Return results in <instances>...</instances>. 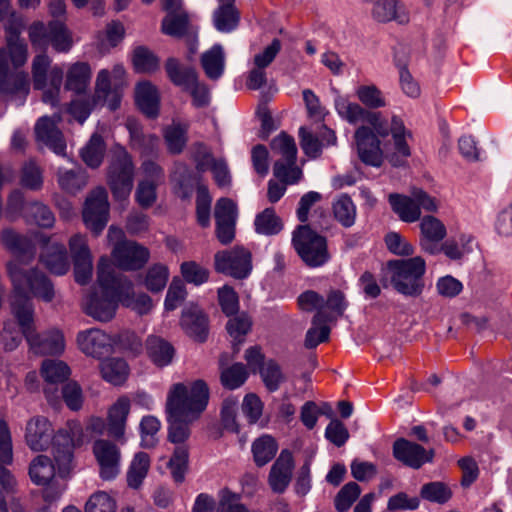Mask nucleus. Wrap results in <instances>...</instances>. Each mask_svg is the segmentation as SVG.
I'll return each instance as SVG.
<instances>
[{
	"label": "nucleus",
	"instance_id": "2",
	"mask_svg": "<svg viewBox=\"0 0 512 512\" xmlns=\"http://www.w3.org/2000/svg\"><path fill=\"white\" fill-rule=\"evenodd\" d=\"M25 441L33 451H44L52 442L58 474L65 477L74 469V450L87 443L89 438L78 421H68L54 434L53 426L46 417L35 416L26 424Z\"/></svg>",
	"mask_w": 512,
	"mask_h": 512
},
{
	"label": "nucleus",
	"instance_id": "44",
	"mask_svg": "<svg viewBox=\"0 0 512 512\" xmlns=\"http://www.w3.org/2000/svg\"><path fill=\"white\" fill-rule=\"evenodd\" d=\"M105 149L103 138L95 133L81 151L82 160L87 166L97 168L103 161Z\"/></svg>",
	"mask_w": 512,
	"mask_h": 512
},
{
	"label": "nucleus",
	"instance_id": "45",
	"mask_svg": "<svg viewBox=\"0 0 512 512\" xmlns=\"http://www.w3.org/2000/svg\"><path fill=\"white\" fill-rule=\"evenodd\" d=\"M150 467V458L144 452L137 453L128 470L127 482L132 488H138L146 477Z\"/></svg>",
	"mask_w": 512,
	"mask_h": 512
},
{
	"label": "nucleus",
	"instance_id": "34",
	"mask_svg": "<svg viewBox=\"0 0 512 512\" xmlns=\"http://www.w3.org/2000/svg\"><path fill=\"white\" fill-rule=\"evenodd\" d=\"M126 128L129 131L132 148L141 150L142 153H151L157 147L159 138L155 135L143 134L141 125L136 119L128 118Z\"/></svg>",
	"mask_w": 512,
	"mask_h": 512
},
{
	"label": "nucleus",
	"instance_id": "54",
	"mask_svg": "<svg viewBox=\"0 0 512 512\" xmlns=\"http://www.w3.org/2000/svg\"><path fill=\"white\" fill-rule=\"evenodd\" d=\"M58 183L64 191L74 194L86 185L87 177L85 173L80 170H59Z\"/></svg>",
	"mask_w": 512,
	"mask_h": 512
},
{
	"label": "nucleus",
	"instance_id": "37",
	"mask_svg": "<svg viewBox=\"0 0 512 512\" xmlns=\"http://www.w3.org/2000/svg\"><path fill=\"white\" fill-rule=\"evenodd\" d=\"M147 353L154 364L159 367L171 363L174 356L173 346L162 338L152 336L147 339Z\"/></svg>",
	"mask_w": 512,
	"mask_h": 512
},
{
	"label": "nucleus",
	"instance_id": "11",
	"mask_svg": "<svg viewBox=\"0 0 512 512\" xmlns=\"http://www.w3.org/2000/svg\"><path fill=\"white\" fill-rule=\"evenodd\" d=\"M271 149L276 159L273 167L274 176L285 183H297L302 171L296 165L297 147L294 138L281 133L271 141Z\"/></svg>",
	"mask_w": 512,
	"mask_h": 512
},
{
	"label": "nucleus",
	"instance_id": "4",
	"mask_svg": "<svg viewBox=\"0 0 512 512\" xmlns=\"http://www.w3.org/2000/svg\"><path fill=\"white\" fill-rule=\"evenodd\" d=\"M0 240L16 256V259L7 263V272L14 288L13 298L31 294L50 302L54 297V289L49 279L37 270L26 271L21 260V257L33 258L30 241L12 229H4Z\"/></svg>",
	"mask_w": 512,
	"mask_h": 512
},
{
	"label": "nucleus",
	"instance_id": "48",
	"mask_svg": "<svg viewBox=\"0 0 512 512\" xmlns=\"http://www.w3.org/2000/svg\"><path fill=\"white\" fill-rule=\"evenodd\" d=\"M298 305L303 311L317 310L313 319V324H322L324 316V298L315 291L308 290L300 294L298 297Z\"/></svg>",
	"mask_w": 512,
	"mask_h": 512
},
{
	"label": "nucleus",
	"instance_id": "51",
	"mask_svg": "<svg viewBox=\"0 0 512 512\" xmlns=\"http://www.w3.org/2000/svg\"><path fill=\"white\" fill-rule=\"evenodd\" d=\"M347 307L344 294L339 290H332L327 300H324V316L322 323L332 321L334 318L341 316Z\"/></svg>",
	"mask_w": 512,
	"mask_h": 512
},
{
	"label": "nucleus",
	"instance_id": "7",
	"mask_svg": "<svg viewBox=\"0 0 512 512\" xmlns=\"http://www.w3.org/2000/svg\"><path fill=\"white\" fill-rule=\"evenodd\" d=\"M97 284L101 293H91L83 301L84 312L97 321H110L120 302L121 274L117 273L110 259L100 258L97 266Z\"/></svg>",
	"mask_w": 512,
	"mask_h": 512
},
{
	"label": "nucleus",
	"instance_id": "60",
	"mask_svg": "<svg viewBox=\"0 0 512 512\" xmlns=\"http://www.w3.org/2000/svg\"><path fill=\"white\" fill-rule=\"evenodd\" d=\"M188 463V450L184 445L176 447L173 456L170 459L169 467L172 476L176 482L184 480L185 471Z\"/></svg>",
	"mask_w": 512,
	"mask_h": 512
},
{
	"label": "nucleus",
	"instance_id": "61",
	"mask_svg": "<svg viewBox=\"0 0 512 512\" xmlns=\"http://www.w3.org/2000/svg\"><path fill=\"white\" fill-rule=\"evenodd\" d=\"M86 512H116L115 501L104 491H98L90 496L85 505Z\"/></svg>",
	"mask_w": 512,
	"mask_h": 512
},
{
	"label": "nucleus",
	"instance_id": "47",
	"mask_svg": "<svg viewBox=\"0 0 512 512\" xmlns=\"http://www.w3.org/2000/svg\"><path fill=\"white\" fill-rule=\"evenodd\" d=\"M333 214L343 226H352L356 218V207L351 198L341 195L333 204Z\"/></svg>",
	"mask_w": 512,
	"mask_h": 512
},
{
	"label": "nucleus",
	"instance_id": "63",
	"mask_svg": "<svg viewBox=\"0 0 512 512\" xmlns=\"http://www.w3.org/2000/svg\"><path fill=\"white\" fill-rule=\"evenodd\" d=\"M133 64L139 72H153L158 68L159 61L149 50L139 47L134 51Z\"/></svg>",
	"mask_w": 512,
	"mask_h": 512
},
{
	"label": "nucleus",
	"instance_id": "53",
	"mask_svg": "<svg viewBox=\"0 0 512 512\" xmlns=\"http://www.w3.org/2000/svg\"><path fill=\"white\" fill-rule=\"evenodd\" d=\"M420 495L430 502L444 504L452 497V491L445 483L430 482L422 486Z\"/></svg>",
	"mask_w": 512,
	"mask_h": 512
},
{
	"label": "nucleus",
	"instance_id": "15",
	"mask_svg": "<svg viewBox=\"0 0 512 512\" xmlns=\"http://www.w3.org/2000/svg\"><path fill=\"white\" fill-rule=\"evenodd\" d=\"M214 261L216 271L238 279L247 277L252 268L251 253L240 246L217 252Z\"/></svg>",
	"mask_w": 512,
	"mask_h": 512
},
{
	"label": "nucleus",
	"instance_id": "27",
	"mask_svg": "<svg viewBox=\"0 0 512 512\" xmlns=\"http://www.w3.org/2000/svg\"><path fill=\"white\" fill-rule=\"evenodd\" d=\"M129 412L130 400L126 396L119 397L109 408L107 414L108 433L115 440H121L123 438Z\"/></svg>",
	"mask_w": 512,
	"mask_h": 512
},
{
	"label": "nucleus",
	"instance_id": "29",
	"mask_svg": "<svg viewBox=\"0 0 512 512\" xmlns=\"http://www.w3.org/2000/svg\"><path fill=\"white\" fill-rule=\"evenodd\" d=\"M372 16L378 22L396 21L399 24L409 22V13L398 0H379L372 9Z\"/></svg>",
	"mask_w": 512,
	"mask_h": 512
},
{
	"label": "nucleus",
	"instance_id": "16",
	"mask_svg": "<svg viewBox=\"0 0 512 512\" xmlns=\"http://www.w3.org/2000/svg\"><path fill=\"white\" fill-rule=\"evenodd\" d=\"M109 219L108 194L105 188L97 187L88 195L84 209L83 220L88 229L99 234Z\"/></svg>",
	"mask_w": 512,
	"mask_h": 512
},
{
	"label": "nucleus",
	"instance_id": "33",
	"mask_svg": "<svg viewBox=\"0 0 512 512\" xmlns=\"http://www.w3.org/2000/svg\"><path fill=\"white\" fill-rule=\"evenodd\" d=\"M196 169L199 172L210 169L219 187H226L231 182V176L226 161L222 158L216 159L209 153L205 154L202 159L197 161Z\"/></svg>",
	"mask_w": 512,
	"mask_h": 512
},
{
	"label": "nucleus",
	"instance_id": "20",
	"mask_svg": "<svg viewBox=\"0 0 512 512\" xmlns=\"http://www.w3.org/2000/svg\"><path fill=\"white\" fill-rule=\"evenodd\" d=\"M70 252L74 262V275L77 283L87 284L93 271L92 256L84 236L76 234L69 241Z\"/></svg>",
	"mask_w": 512,
	"mask_h": 512
},
{
	"label": "nucleus",
	"instance_id": "52",
	"mask_svg": "<svg viewBox=\"0 0 512 512\" xmlns=\"http://www.w3.org/2000/svg\"><path fill=\"white\" fill-rule=\"evenodd\" d=\"M260 376L266 388L273 392L278 390L285 377L281 367L274 360H268L260 368Z\"/></svg>",
	"mask_w": 512,
	"mask_h": 512
},
{
	"label": "nucleus",
	"instance_id": "1",
	"mask_svg": "<svg viewBox=\"0 0 512 512\" xmlns=\"http://www.w3.org/2000/svg\"><path fill=\"white\" fill-rule=\"evenodd\" d=\"M334 104L344 120L351 124H367L359 126L354 134L357 154L364 164L373 167L383 164L385 155L379 137L385 138L388 135L392 138L393 154L390 162L393 165L400 164V157L406 159L411 155L409 142L413 135L400 116L393 114L388 121L381 112L368 110L344 96L336 97Z\"/></svg>",
	"mask_w": 512,
	"mask_h": 512
},
{
	"label": "nucleus",
	"instance_id": "41",
	"mask_svg": "<svg viewBox=\"0 0 512 512\" xmlns=\"http://www.w3.org/2000/svg\"><path fill=\"white\" fill-rule=\"evenodd\" d=\"M278 450L275 439L270 435H262L252 444V454L257 466L262 467L270 462Z\"/></svg>",
	"mask_w": 512,
	"mask_h": 512
},
{
	"label": "nucleus",
	"instance_id": "24",
	"mask_svg": "<svg viewBox=\"0 0 512 512\" xmlns=\"http://www.w3.org/2000/svg\"><path fill=\"white\" fill-rule=\"evenodd\" d=\"M43 249L40 261L53 274L63 275L69 269V261L66 248L63 244L52 241L51 239H42Z\"/></svg>",
	"mask_w": 512,
	"mask_h": 512
},
{
	"label": "nucleus",
	"instance_id": "8",
	"mask_svg": "<svg viewBox=\"0 0 512 512\" xmlns=\"http://www.w3.org/2000/svg\"><path fill=\"white\" fill-rule=\"evenodd\" d=\"M387 267L391 283L397 292L406 296L421 294L424 287L422 276L426 268L421 257L389 261Z\"/></svg>",
	"mask_w": 512,
	"mask_h": 512
},
{
	"label": "nucleus",
	"instance_id": "25",
	"mask_svg": "<svg viewBox=\"0 0 512 512\" xmlns=\"http://www.w3.org/2000/svg\"><path fill=\"white\" fill-rule=\"evenodd\" d=\"M35 134L37 140L49 147L54 153L64 155L66 143L54 119L47 116L41 117L35 125Z\"/></svg>",
	"mask_w": 512,
	"mask_h": 512
},
{
	"label": "nucleus",
	"instance_id": "49",
	"mask_svg": "<svg viewBox=\"0 0 512 512\" xmlns=\"http://www.w3.org/2000/svg\"><path fill=\"white\" fill-rule=\"evenodd\" d=\"M24 217L27 222L37 224L41 227H51L54 223V216L50 209L37 202L26 205Z\"/></svg>",
	"mask_w": 512,
	"mask_h": 512
},
{
	"label": "nucleus",
	"instance_id": "13",
	"mask_svg": "<svg viewBox=\"0 0 512 512\" xmlns=\"http://www.w3.org/2000/svg\"><path fill=\"white\" fill-rule=\"evenodd\" d=\"M51 60L46 51L36 55L32 62L33 85L37 90H44L43 101L55 106L59 103L60 88L63 80V70L59 66H54L49 71L50 85L47 87V72Z\"/></svg>",
	"mask_w": 512,
	"mask_h": 512
},
{
	"label": "nucleus",
	"instance_id": "42",
	"mask_svg": "<svg viewBox=\"0 0 512 512\" xmlns=\"http://www.w3.org/2000/svg\"><path fill=\"white\" fill-rule=\"evenodd\" d=\"M30 82L28 74L24 72L10 73L0 78V92L6 95L21 94L26 96L29 92Z\"/></svg>",
	"mask_w": 512,
	"mask_h": 512
},
{
	"label": "nucleus",
	"instance_id": "59",
	"mask_svg": "<svg viewBox=\"0 0 512 512\" xmlns=\"http://www.w3.org/2000/svg\"><path fill=\"white\" fill-rule=\"evenodd\" d=\"M43 183L42 170L32 160L26 162L22 168L21 184L22 186L37 190L40 189Z\"/></svg>",
	"mask_w": 512,
	"mask_h": 512
},
{
	"label": "nucleus",
	"instance_id": "9",
	"mask_svg": "<svg viewBox=\"0 0 512 512\" xmlns=\"http://www.w3.org/2000/svg\"><path fill=\"white\" fill-rule=\"evenodd\" d=\"M29 41L35 50L46 51L51 44L57 52H68L72 45V34L64 21L52 20L46 27L41 21H35L28 27Z\"/></svg>",
	"mask_w": 512,
	"mask_h": 512
},
{
	"label": "nucleus",
	"instance_id": "5",
	"mask_svg": "<svg viewBox=\"0 0 512 512\" xmlns=\"http://www.w3.org/2000/svg\"><path fill=\"white\" fill-rule=\"evenodd\" d=\"M209 399V390L202 380L193 382L189 387L183 383L174 384L167 396L169 434L172 443L182 444L189 437L188 424L197 419L205 410Z\"/></svg>",
	"mask_w": 512,
	"mask_h": 512
},
{
	"label": "nucleus",
	"instance_id": "62",
	"mask_svg": "<svg viewBox=\"0 0 512 512\" xmlns=\"http://www.w3.org/2000/svg\"><path fill=\"white\" fill-rule=\"evenodd\" d=\"M168 277L169 271L166 266L154 265L147 272L145 285L152 292L160 291L166 286Z\"/></svg>",
	"mask_w": 512,
	"mask_h": 512
},
{
	"label": "nucleus",
	"instance_id": "28",
	"mask_svg": "<svg viewBox=\"0 0 512 512\" xmlns=\"http://www.w3.org/2000/svg\"><path fill=\"white\" fill-rule=\"evenodd\" d=\"M91 67L86 62L71 64L65 74V89L77 95L85 94L91 82Z\"/></svg>",
	"mask_w": 512,
	"mask_h": 512
},
{
	"label": "nucleus",
	"instance_id": "26",
	"mask_svg": "<svg viewBox=\"0 0 512 512\" xmlns=\"http://www.w3.org/2000/svg\"><path fill=\"white\" fill-rule=\"evenodd\" d=\"M183 330L199 342L206 340L208 335V320L206 315L196 305L184 309L180 321Z\"/></svg>",
	"mask_w": 512,
	"mask_h": 512
},
{
	"label": "nucleus",
	"instance_id": "57",
	"mask_svg": "<svg viewBox=\"0 0 512 512\" xmlns=\"http://www.w3.org/2000/svg\"><path fill=\"white\" fill-rule=\"evenodd\" d=\"M360 487L355 482L345 484L335 498V507L338 512H347L353 502L360 495Z\"/></svg>",
	"mask_w": 512,
	"mask_h": 512
},
{
	"label": "nucleus",
	"instance_id": "32",
	"mask_svg": "<svg viewBox=\"0 0 512 512\" xmlns=\"http://www.w3.org/2000/svg\"><path fill=\"white\" fill-rule=\"evenodd\" d=\"M121 295L120 303L131 308L138 314H147L152 309V300L146 294L134 295L132 283L123 275H121V284H119Z\"/></svg>",
	"mask_w": 512,
	"mask_h": 512
},
{
	"label": "nucleus",
	"instance_id": "56",
	"mask_svg": "<svg viewBox=\"0 0 512 512\" xmlns=\"http://www.w3.org/2000/svg\"><path fill=\"white\" fill-rule=\"evenodd\" d=\"M248 373L241 363H236L221 372V382L223 386L229 389L240 387L247 379Z\"/></svg>",
	"mask_w": 512,
	"mask_h": 512
},
{
	"label": "nucleus",
	"instance_id": "36",
	"mask_svg": "<svg viewBox=\"0 0 512 512\" xmlns=\"http://www.w3.org/2000/svg\"><path fill=\"white\" fill-rule=\"evenodd\" d=\"M389 203L393 211L405 222H415L420 217L419 205L413 196L411 198L399 194H390Z\"/></svg>",
	"mask_w": 512,
	"mask_h": 512
},
{
	"label": "nucleus",
	"instance_id": "46",
	"mask_svg": "<svg viewBox=\"0 0 512 512\" xmlns=\"http://www.w3.org/2000/svg\"><path fill=\"white\" fill-rule=\"evenodd\" d=\"M189 18L186 11L177 13H167L161 25L164 34L180 38L185 35L188 30Z\"/></svg>",
	"mask_w": 512,
	"mask_h": 512
},
{
	"label": "nucleus",
	"instance_id": "58",
	"mask_svg": "<svg viewBox=\"0 0 512 512\" xmlns=\"http://www.w3.org/2000/svg\"><path fill=\"white\" fill-rule=\"evenodd\" d=\"M300 146L310 158H318L322 153L324 143L305 127L299 129Z\"/></svg>",
	"mask_w": 512,
	"mask_h": 512
},
{
	"label": "nucleus",
	"instance_id": "10",
	"mask_svg": "<svg viewBox=\"0 0 512 512\" xmlns=\"http://www.w3.org/2000/svg\"><path fill=\"white\" fill-rule=\"evenodd\" d=\"M135 166L132 156L124 147H117L113 151L109 164L107 183L115 200H126L133 187Z\"/></svg>",
	"mask_w": 512,
	"mask_h": 512
},
{
	"label": "nucleus",
	"instance_id": "18",
	"mask_svg": "<svg viewBox=\"0 0 512 512\" xmlns=\"http://www.w3.org/2000/svg\"><path fill=\"white\" fill-rule=\"evenodd\" d=\"M77 343L84 354L99 359L113 351L116 341L101 329L92 328L79 332Z\"/></svg>",
	"mask_w": 512,
	"mask_h": 512
},
{
	"label": "nucleus",
	"instance_id": "22",
	"mask_svg": "<svg viewBox=\"0 0 512 512\" xmlns=\"http://www.w3.org/2000/svg\"><path fill=\"white\" fill-rule=\"evenodd\" d=\"M393 456L404 465L419 469L425 463L432 461L434 451H428L415 442L400 438L393 444Z\"/></svg>",
	"mask_w": 512,
	"mask_h": 512
},
{
	"label": "nucleus",
	"instance_id": "50",
	"mask_svg": "<svg viewBox=\"0 0 512 512\" xmlns=\"http://www.w3.org/2000/svg\"><path fill=\"white\" fill-rule=\"evenodd\" d=\"M355 94L358 100L370 109L382 108L386 105L383 93L375 85H360Z\"/></svg>",
	"mask_w": 512,
	"mask_h": 512
},
{
	"label": "nucleus",
	"instance_id": "23",
	"mask_svg": "<svg viewBox=\"0 0 512 512\" xmlns=\"http://www.w3.org/2000/svg\"><path fill=\"white\" fill-rule=\"evenodd\" d=\"M294 469L293 455L289 450H282L271 467L268 483L276 493H283L290 484Z\"/></svg>",
	"mask_w": 512,
	"mask_h": 512
},
{
	"label": "nucleus",
	"instance_id": "12",
	"mask_svg": "<svg viewBox=\"0 0 512 512\" xmlns=\"http://www.w3.org/2000/svg\"><path fill=\"white\" fill-rule=\"evenodd\" d=\"M71 472L60 477L58 474V465L53 464L51 459L46 455L37 456L30 464L29 475L33 483L46 486L43 491V499L47 503H51L60 498L66 489V480Z\"/></svg>",
	"mask_w": 512,
	"mask_h": 512
},
{
	"label": "nucleus",
	"instance_id": "14",
	"mask_svg": "<svg viewBox=\"0 0 512 512\" xmlns=\"http://www.w3.org/2000/svg\"><path fill=\"white\" fill-rule=\"evenodd\" d=\"M292 244L301 259L311 267L327 262L329 254L326 239L308 225H300L293 232Z\"/></svg>",
	"mask_w": 512,
	"mask_h": 512
},
{
	"label": "nucleus",
	"instance_id": "31",
	"mask_svg": "<svg viewBox=\"0 0 512 512\" xmlns=\"http://www.w3.org/2000/svg\"><path fill=\"white\" fill-rule=\"evenodd\" d=\"M135 101L139 109L149 118L159 113L160 96L157 88L148 81L139 82L135 88Z\"/></svg>",
	"mask_w": 512,
	"mask_h": 512
},
{
	"label": "nucleus",
	"instance_id": "30",
	"mask_svg": "<svg viewBox=\"0 0 512 512\" xmlns=\"http://www.w3.org/2000/svg\"><path fill=\"white\" fill-rule=\"evenodd\" d=\"M420 244L423 250L434 254L438 251L437 243L446 236L444 224L433 216L424 217L420 223Z\"/></svg>",
	"mask_w": 512,
	"mask_h": 512
},
{
	"label": "nucleus",
	"instance_id": "38",
	"mask_svg": "<svg viewBox=\"0 0 512 512\" xmlns=\"http://www.w3.org/2000/svg\"><path fill=\"white\" fill-rule=\"evenodd\" d=\"M100 372L105 381L113 385H121L129 375V367L123 359L110 358L100 364Z\"/></svg>",
	"mask_w": 512,
	"mask_h": 512
},
{
	"label": "nucleus",
	"instance_id": "6",
	"mask_svg": "<svg viewBox=\"0 0 512 512\" xmlns=\"http://www.w3.org/2000/svg\"><path fill=\"white\" fill-rule=\"evenodd\" d=\"M124 81L125 70L121 65H115L111 71L100 70L96 77L93 94L86 98L73 100L68 108L69 113L80 124H83L90 113L98 107L107 105L112 111L118 109Z\"/></svg>",
	"mask_w": 512,
	"mask_h": 512
},
{
	"label": "nucleus",
	"instance_id": "39",
	"mask_svg": "<svg viewBox=\"0 0 512 512\" xmlns=\"http://www.w3.org/2000/svg\"><path fill=\"white\" fill-rule=\"evenodd\" d=\"M201 64L208 78L216 80L223 74L225 57L221 45H214L201 58Z\"/></svg>",
	"mask_w": 512,
	"mask_h": 512
},
{
	"label": "nucleus",
	"instance_id": "35",
	"mask_svg": "<svg viewBox=\"0 0 512 512\" xmlns=\"http://www.w3.org/2000/svg\"><path fill=\"white\" fill-rule=\"evenodd\" d=\"M165 69L171 82L181 87L183 90L190 89L192 84L197 80V74L193 68L185 67L175 58H169L166 62Z\"/></svg>",
	"mask_w": 512,
	"mask_h": 512
},
{
	"label": "nucleus",
	"instance_id": "40",
	"mask_svg": "<svg viewBox=\"0 0 512 512\" xmlns=\"http://www.w3.org/2000/svg\"><path fill=\"white\" fill-rule=\"evenodd\" d=\"M188 123L173 122L164 130L163 136L168 150L173 154H179L183 151L187 143Z\"/></svg>",
	"mask_w": 512,
	"mask_h": 512
},
{
	"label": "nucleus",
	"instance_id": "21",
	"mask_svg": "<svg viewBox=\"0 0 512 512\" xmlns=\"http://www.w3.org/2000/svg\"><path fill=\"white\" fill-rule=\"evenodd\" d=\"M71 374L69 366L60 360H45L42 363L41 375L46 382L44 393L47 400L55 405L60 399L58 385L66 381Z\"/></svg>",
	"mask_w": 512,
	"mask_h": 512
},
{
	"label": "nucleus",
	"instance_id": "55",
	"mask_svg": "<svg viewBox=\"0 0 512 512\" xmlns=\"http://www.w3.org/2000/svg\"><path fill=\"white\" fill-rule=\"evenodd\" d=\"M180 271L186 282L196 286L207 282L209 278V270L195 261L183 262Z\"/></svg>",
	"mask_w": 512,
	"mask_h": 512
},
{
	"label": "nucleus",
	"instance_id": "19",
	"mask_svg": "<svg viewBox=\"0 0 512 512\" xmlns=\"http://www.w3.org/2000/svg\"><path fill=\"white\" fill-rule=\"evenodd\" d=\"M146 247L134 241H121L112 251L116 265L123 270H137L142 268L149 259Z\"/></svg>",
	"mask_w": 512,
	"mask_h": 512
},
{
	"label": "nucleus",
	"instance_id": "3",
	"mask_svg": "<svg viewBox=\"0 0 512 512\" xmlns=\"http://www.w3.org/2000/svg\"><path fill=\"white\" fill-rule=\"evenodd\" d=\"M31 294L13 298L11 311L17 320L4 322L1 332V339L6 350L15 349L21 342L23 335L36 354H60L64 351V336L59 330H53L43 335L34 331L33 306L30 299Z\"/></svg>",
	"mask_w": 512,
	"mask_h": 512
},
{
	"label": "nucleus",
	"instance_id": "43",
	"mask_svg": "<svg viewBox=\"0 0 512 512\" xmlns=\"http://www.w3.org/2000/svg\"><path fill=\"white\" fill-rule=\"evenodd\" d=\"M254 226L259 234L275 235L282 230L283 223L281 218L276 215L274 208H266L256 215Z\"/></svg>",
	"mask_w": 512,
	"mask_h": 512
},
{
	"label": "nucleus",
	"instance_id": "17",
	"mask_svg": "<svg viewBox=\"0 0 512 512\" xmlns=\"http://www.w3.org/2000/svg\"><path fill=\"white\" fill-rule=\"evenodd\" d=\"M92 452L99 466L101 479L112 480L120 473L121 451L114 442L98 439L93 443Z\"/></svg>",
	"mask_w": 512,
	"mask_h": 512
},
{
	"label": "nucleus",
	"instance_id": "64",
	"mask_svg": "<svg viewBox=\"0 0 512 512\" xmlns=\"http://www.w3.org/2000/svg\"><path fill=\"white\" fill-rule=\"evenodd\" d=\"M7 51L15 68L23 66L28 58V46L23 39L6 40Z\"/></svg>",
	"mask_w": 512,
	"mask_h": 512
}]
</instances>
